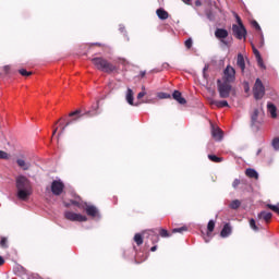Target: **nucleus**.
<instances>
[{"label":"nucleus","mask_w":279,"mask_h":279,"mask_svg":"<svg viewBox=\"0 0 279 279\" xmlns=\"http://www.w3.org/2000/svg\"><path fill=\"white\" fill-rule=\"evenodd\" d=\"M15 186L17 191V199L27 202L33 193L32 182H29V179H27L25 175H19L15 179Z\"/></svg>","instance_id":"f257e3e1"},{"label":"nucleus","mask_w":279,"mask_h":279,"mask_svg":"<svg viewBox=\"0 0 279 279\" xmlns=\"http://www.w3.org/2000/svg\"><path fill=\"white\" fill-rule=\"evenodd\" d=\"M92 63L98 71H102V73H119V66L112 64V62L108 61L104 57H96L92 59Z\"/></svg>","instance_id":"f03ea898"},{"label":"nucleus","mask_w":279,"mask_h":279,"mask_svg":"<svg viewBox=\"0 0 279 279\" xmlns=\"http://www.w3.org/2000/svg\"><path fill=\"white\" fill-rule=\"evenodd\" d=\"M217 86L220 99H228V97H230V93L232 92L231 83L218 80Z\"/></svg>","instance_id":"7ed1b4c3"},{"label":"nucleus","mask_w":279,"mask_h":279,"mask_svg":"<svg viewBox=\"0 0 279 279\" xmlns=\"http://www.w3.org/2000/svg\"><path fill=\"white\" fill-rule=\"evenodd\" d=\"M253 95L256 100L263 99V97H265V85H263V81H260V78H256L255 81L253 86Z\"/></svg>","instance_id":"20e7f679"},{"label":"nucleus","mask_w":279,"mask_h":279,"mask_svg":"<svg viewBox=\"0 0 279 279\" xmlns=\"http://www.w3.org/2000/svg\"><path fill=\"white\" fill-rule=\"evenodd\" d=\"M228 36H230V33H228V29L216 28L215 37L217 38V40H220V43L222 45H225V47H230V41L226 40V38H228Z\"/></svg>","instance_id":"39448f33"},{"label":"nucleus","mask_w":279,"mask_h":279,"mask_svg":"<svg viewBox=\"0 0 279 279\" xmlns=\"http://www.w3.org/2000/svg\"><path fill=\"white\" fill-rule=\"evenodd\" d=\"M263 117H265V113L260 111V109H254L251 113V126L256 128L263 123Z\"/></svg>","instance_id":"423d86ee"},{"label":"nucleus","mask_w":279,"mask_h":279,"mask_svg":"<svg viewBox=\"0 0 279 279\" xmlns=\"http://www.w3.org/2000/svg\"><path fill=\"white\" fill-rule=\"evenodd\" d=\"M232 34L238 40H243V38H247V29L245 26H236V24H232Z\"/></svg>","instance_id":"0eeeda50"},{"label":"nucleus","mask_w":279,"mask_h":279,"mask_svg":"<svg viewBox=\"0 0 279 279\" xmlns=\"http://www.w3.org/2000/svg\"><path fill=\"white\" fill-rule=\"evenodd\" d=\"M236 80V70L231 65H228L223 71L222 82H229L232 84Z\"/></svg>","instance_id":"6e6552de"},{"label":"nucleus","mask_w":279,"mask_h":279,"mask_svg":"<svg viewBox=\"0 0 279 279\" xmlns=\"http://www.w3.org/2000/svg\"><path fill=\"white\" fill-rule=\"evenodd\" d=\"M64 218L68 219V221H78V222L88 221V217L82 214H75L70 210L64 213Z\"/></svg>","instance_id":"1a4fd4ad"},{"label":"nucleus","mask_w":279,"mask_h":279,"mask_svg":"<svg viewBox=\"0 0 279 279\" xmlns=\"http://www.w3.org/2000/svg\"><path fill=\"white\" fill-rule=\"evenodd\" d=\"M146 239L151 242L153 245H156L160 241V235L158 234V229H148L144 231Z\"/></svg>","instance_id":"9d476101"},{"label":"nucleus","mask_w":279,"mask_h":279,"mask_svg":"<svg viewBox=\"0 0 279 279\" xmlns=\"http://www.w3.org/2000/svg\"><path fill=\"white\" fill-rule=\"evenodd\" d=\"M51 193L52 195L60 196L64 193V182L61 180H54L51 183Z\"/></svg>","instance_id":"9b49d317"},{"label":"nucleus","mask_w":279,"mask_h":279,"mask_svg":"<svg viewBox=\"0 0 279 279\" xmlns=\"http://www.w3.org/2000/svg\"><path fill=\"white\" fill-rule=\"evenodd\" d=\"M85 206H86V207H85V213H86V215H87L88 217H93V218L99 217V209H97V208L95 207V205H88V204H86Z\"/></svg>","instance_id":"f8f14e48"},{"label":"nucleus","mask_w":279,"mask_h":279,"mask_svg":"<svg viewBox=\"0 0 279 279\" xmlns=\"http://www.w3.org/2000/svg\"><path fill=\"white\" fill-rule=\"evenodd\" d=\"M232 234V226L230 223H226L220 232V236L222 239H228Z\"/></svg>","instance_id":"ddd939ff"},{"label":"nucleus","mask_w":279,"mask_h":279,"mask_svg":"<svg viewBox=\"0 0 279 279\" xmlns=\"http://www.w3.org/2000/svg\"><path fill=\"white\" fill-rule=\"evenodd\" d=\"M16 165H17V167L23 169V171H28V169L32 167V163L29 161H26L23 158H17L16 159Z\"/></svg>","instance_id":"4468645a"},{"label":"nucleus","mask_w":279,"mask_h":279,"mask_svg":"<svg viewBox=\"0 0 279 279\" xmlns=\"http://www.w3.org/2000/svg\"><path fill=\"white\" fill-rule=\"evenodd\" d=\"M172 98L178 101V104H180L181 106H184L186 104V99L184 97H182V93H180V90H174L172 93Z\"/></svg>","instance_id":"2eb2a0df"},{"label":"nucleus","mask_w":279,"mask_h":279,"mask_svg":"<svg viewBox=\"0 0 279 279\" xmlns=\"http://www.w3.org/2000/svg\"><path fill=\"white\" fill-rule=\"evenodd\" d=\"M211 136L215 138V141H221L223 138V131H221L219 128L213 126Z\"/></svg>","instance_id":"dca6fc26"},{"label":"nucleus","mask_w":279,"mask_h":279,"mask_svg":"<svg viewBox=\"0 0 279 279\" xmlns=\"http://www.w3.org/2000/svg\"><path fill=\"white\" fill-rule=\"evenodd\" d=\"M156 14L160 21H167L169 19V12H167L165 9L159 8L156 10Z\"/></svg>","instance_id":"f3484780"},{"label":"nucleus","mask_w":279,"mask_h":279,"mask_svg":"<svg viewBox=\"0 0 279 279\" xmlns=\"http://www.w3.org/2000/svg\"><path fill=\"white\" fill-rule=\"evenodd\" d=\"M271 217H274V215L269 211H260L258 214V219H263V221H265L266 223H269V221H271Z\"/></svg>","instance_id":"a211bd4d"},{"label":"nucleus","mask_w":279,"mask_h":279,"mask_svg":"<svg viewBox=\"0 0 279 279\" xmlns=\"http://www.w3.org/2000/svg\"><path fill=\"white\" fill-rule=\"evenodd\" d=\"M211 106H216V108H228V101L227 100H211Z\"/></svg>","instance_id":"6ab92c4d"},{"label":"nucleus","mask_w":279,"mask_h":279,"mask_svg":"<svg viewBox=\"0 0 279 279\" xmlns=\"http://www.w3.org/2000/svg\"><path fill=\"white\" fill-rule=\"evenodd\" d=\"M245 175L247 178H253L254 180H258V172L255 169L247 168L245 170Z\"/></svg>","instance_id":"aec40b11"},{"label":"nucleus","mask_w":279,"mask_h":279,"mask_svg":"<svg viewBox=\"0 0 279 279\" xmlns=\"http://www.w3.org/2000/svg\"><path fill=\"white\" fill-rule=\"evenodd\" d=\"M267 108H268V112H270V114H271V118L276 119V117H278V113H277L278 109L276 108V105L268 102Z\"/></svg>","instance_id":"412c9836"},{"label":"nucleus","mask_w":279,"mask_h":279,"mask_svg":"<svg viewBox=\"0 0 279 279\" xmlns=\"http://www.w3.org/2000/svg\"><path fill=\"white\" fill-rule=\"evenodd\" d=\"M236 64L243 73V71H245V59L243 58V54H238Z\"/></svg>","instance_id":"4be33fe9"},{"label":"nucleus","mask_w":279,"mask_h":279,"mask_svg":"<svg viewBox=\"0 0 279 279\" xmlns=\"http://www.w3.org/2000/svg\"><path fill=\"white\" fill-rule=\"evenodd\" d=\"M126 101L130 106H134V92L130 88L126 92Z\"/></svg>","instance_id":"5701e85b"},{"label":"nucleus","mask_w":279,"mask_h":279,"mask_svg":"<svg viewBox=\"0 0 279 279\" xmlns=\"http://www.w3.org/2000/svg\"><path fill=\"white\" fill-rule=\"evenodd\" d=\"M229 208H231V210H239V208H241V201L239 199H234L229 204Z\"/></svg>","instance_id":"b1692460"},{"label":"nucleus","mask_w":279,"mask_h":279,"mask_svg":"<svg viewBox=\"0 0 279 279\" xmlns=\"http://www.w3.org/2000/svg\"><path fill=\"white\" fill-rule=\"evenodd\" d=\"M157 231L159 232V236H161V239H169V236H171L170 232L167 231V229H157Z\"/></svg>","instance_id":"393cba45"},{"label":"nucleus","mask_w":279,"mask_h":279,"mask_svg":"<svg viewBox=\"0 0 279 279\" xmlns=\"http://www.w3.org/2000/svg\"><path fill=\"white\" fill-rule=\"evenodd\" d=\"M215 232V220H209L207 225V234L210 236Z\"/></svg>","instance_id":"a878e982"},{"label":"nucleus","mask_w":279,"mask_h":279,"mask_svg":"<svg viewBox=\"0 0 279 279\" xmlns=\"http://www.w3.org/2000/svg\"><path fill=\"white\" fill-rule=\"evenodd\" d=\"M177 232H179V234H183V232H189V227L183 226L180 228L172 229V234H177Z\"/></svg>","instance_id":"bb28decb"},{"label":"nucleus","mask_w":279,"mask_h":279,"mask_svg":"<svg viewBox=\"0 0 279 279\" xmlns=\"http://www.w3.org/2000/svg\"><path fill=\"white\" fill-rule=\"evenodd\" d=\"M134 242L136 243V245L141 246L143 245V235H141V233H136L134 235Z\"/></svg>","instance_id":"cd10ccee"},{"label":"nucleus","mask_w":279,"mask_h":279,"mask_svg":"<svg viewBox=\"0 0 279 279\" xmlns=\"http://www.w3.org/2000/svg\"><path fill=\"white\" fill-rule=\"evenodd\" d=\"M208 159L211 160V162H223V158L217 157L216 155H208Z\"/></svg>","instance_id":"c85d7f7f"},{"label":"nucleus","mask_w":279,"mask_h":279,"mask_svg":"<svg viewBox=\"0 0 279 279\" xmlns=\"http://www.w3.org/2000/svg\"><path fill=\"white\" fill-rule=\"evenodd\" d=\"M72 206H76L77 208H86V203H81L78 201H71Z\"/></svg>","instance_id":"c756f323"},{"label":"nucleus","mask_w":279,"mask_h":279,"mask_svg":"<svg viewBox=\"0 0 279 279\" xmlns=\"http://www.w3.org/2000/svg\"><path fill=\"white\" fill-rule=\"evenodd\" d=\"M20 75H23V77H29V75H33V72H29L25 69L19 70Z\"/></svg>","instance_id":"7c9ffc66"},{"label":"nucleus","mask_w":279,"mask_h":279,"mask_svg":"<svg viewBox=\"0 0 279 279\" xmlns=\"http://www.w3.org/2000/svg\"><path fill=\"white\" fill-rule=\"evenodd\" d=\"M0 160H10V154L7 151L0 150Z\"/></svg>","instance_id":"2f4dec72"},{"label":"nucleus","mask_w":279,"mask_h":279,"mask_svg":"<svg viewBox=\"0 0 279 279\" xmlns=\"http://www.w3.org/2000/svg\"><path fill=\"white\" fill-rule=\"evenodd\" d=\"M250 227L252 228V230H254L255 232H258V226H256V220H254V218H252L250 220Z\"/></svg>","instance_id":"473e14b6"},{"label":"nucleus","mask_w":279,"mask_h":279,"mask_svg":"<svg viewBox=\"0 0 279 279\" xmlns=\"http://www.w3.org/2000/svg\"><path fill=\"white\" fill-rule=\"evenodd\" d=\"M272 147H274V149H276V151L279 150V137H275L272 140Z\"/></svg>","instance_id":"72a5a7b5"},{"label":"nucleus","mask_w":279,"mask_h":279,"mask_svg":"<svg viewBox=\"0 0 279 279\" xmlns=\"http://www.w3.org/2000/svg\"><path fill=\"white\" fill-rule=\"evenodd\" d=\"M73 121H75V120H71V121L66 122L65 125L61 128V130H60V132H59V136H60L61 134H64L66 128H69V124L72 123Z\"/></svg>","instance_id":"f704fd0d"},{"label":"nucleus","mask_w":279,"mask_h":279,"mask_svg":"<svg viewBox=\"0 0 279 279\" xmlns=\"http://www.w3.org/2000/svg\"><path fill=\"white\" fill-rule=\"evenodd\" d=\"M158 97L159 99H171V95L167 93H159Z\"/></svg>","instance_id":"c9c22d12"},{"label":"nucleus","mask_w":279,"mask_h":279,"mask_svg":"<svg viewBox=\"0 0 279 279\" xmlns=\"http://www.w3.org/2000/svg\"><path fill=\"white\" fill-rule=\"evenodd\" d=\"M253 53H254L255 58H256L257 60H259V62H260V52H259L258 49H256V47H254V46H253Z\"/></svg>","instance_id":"e433bc0d"},{"label":"nucleus","mask_w":279,"mask_h":279,"mask_svg":"<svg viewBox=\"0 0 279 279\" xmlns=\"http://www.w3.org/2000/svg\"><path fill=\"white\" fill-rule=\"evenodd\" d=\"M234 16H235V21H236V26H244L243 25V21L241 20V16H239V14H234Z\"/></svg>","instance_id":"4c0bfd02"},{"label":"nucleus","mask_w":279,"mask_h":279,"mask_svg":"<svg viewBox=\"0 0 279 279\" xmlns=\"http://www.w3.org/2000/svg\"><path fill=\"white\" fill-rule=\"evenodd\" d=\"M0 247H8V238H1Z\"/></svg>","instance_id":"58836bf2"},{"label":"nucleus","mask_w":279,"mask_h":279,"mask_svg":"<svg viewBox=\"0 0 279 279\" xmlns=\"http://www.w3.org/2000/svg\"><path fill=\"white\" fill-rule=\"evenodd\" d=\"M145 95H147V93H145V86H143L142 92L137 94V99H143Z\"/></svg>","instance_id":"ea45409f"},{"label":"nucleus","mask_w":279,"mask_h":279,"mask_svg":"<svg viewBox=\"0 0 279 279\" xmlns=\"http://www.w3.org/2000/svg\"><path fill=\"white\" fill-rule=\"evenodd\" d=\"M185 47L186 49H191V47H193V39L189 38L185 40Z\"/></svg>","instance_id":"a19ab883"},{"label":"nucleus","mask_w":279,"mask_h":279,"mask_svg":"<svg viewBox=\"0 0 279 279\" xmlns=\"http://www.w3.org/2000/svg\"><path fill=\"white\" fill-rule=\"evenodd\" d=\"M239 184H241V180L234 179V181H233V183H232V186H233L234 189H238Z\"/></svg>","instance_id":"79ce46f5"},{"label":"nucleus","mask_w":279,"mask_h":279,"mask_svg":"<svg viewBox=\"0 0 279 279\" xmlns=\"http://www.w3.org/2000/svg\"><path fill=\"white\" fill-rule=\"evenodd\" d=\"M119 64H122L123 66H125L126 64H129L128 60L125 59H118Z\"/></svg>","instance_id":"37998d69"},{"label":"nucleus","mask_w":279,"mask_h":279,"mask_svg":"<svg viewBox=\"0 0 279 279\" xmlns=\"http://www.w3.org/2000/svg\"><path fill=\"white\" fill-rule=\"evenodd\" d=\"M3 71H4L5 75H8V73H10V65H4Z\"/></svg>","instance_id":"c03bdc74"},{"label":"nucleus","mask_w":279,"mask_h":279,"mask_svg":"<svg viewBox=\"0 0 279 279\" xmlns=\"http://www.w3.org/2000/svg\"><path fill=\"white\" fill-rule=\"evenodd\" d=\"M258 65L263 69L265 68V64H263V58L260 57V59H257Z\"/></svg>","instance_id":"a18cd8bd"},{"label":"nucleus","mask_w":279,"mask_h":279,"mask_svg":"<svg viewBox=\"0 0 279 279\" xmlns=\"http://www.w3.org/2000/svg\"><path fill=\"white\" fill-rule=\"evenodd\" d=\"M80 110L73 111L69 114V117H76V114H80Z\"/></svg>","instance_id":"49530a36"},{"label":"nucleus","mask_w":279,"mask_h":279,"mask_svg":"<svg viewBox=\"0 0 279 279\" xmlns=\"http://www.w3.org/2000/svg\"><path fill=\"white\" fill-rule=\"evenodd\" d=\"M5 265V259L3 258V256H0V267Z\"/></svg>","instance_id":"de8ad7c7"},{"label":"nucleus","mask_w":279,"mask_h":279,"mask_svg":"<svg viewBox=\"0 0 279 279\" xmlns=\"http://www.w3.org/2000/svg\"><path fill=\"white\" fill-rule=\"evenodd\" d=\"M253 25H254L255 29H260V25L258 24V22H254Z\"/></svg>","instance_id":"09e8293b"},{"label":"nucleus","mask_w":279,"mask_h":279,"mask_svg":"<svg viewBox=\"0 0 279 279\" xmlns=\"http://www.w3.org/2000/svg\"><path fill=\"white\" fill-rule=\"evenodd\" d=\"M156 250H158L157 245H154L153 247H150V252H156Z\"/></svg>","instance_id":"8fccbe9b"},{"label":"nucleus","mask_w":279,"mask_h":279,"mask_svg":"<svg viewBox=\"0 0 279 279\" xmlns=\"http://www.w3.org/2000/svg\"><path fill=\"white\" fill-rule=\"evenodd\" d=\"M140 75H141V77H145L146 72H145V71H142V72L140 73Z\"/></svg>","instance_id":"3c124183"},{"label":"nucleus","mask_w":279,"mask_h":279,"mask_svg":"<svg viewBox=\"0 0 279 279\" xmlns=\"http://www.w3.org/2000/svg\"><path fill=\"white\" fill-rule=\"evenodd\" d=\"M86 114H87L88 117H93V116L97 114V112H95L94 114H90V111H88Z\"/></svg>","instance_id":"603ef678"},{"label":"nucleus","mask_w":279,"mask_h":279,"mask_svg":"<svg viewBox=\"0 0 279 279\" xmlns=\"http://www.w3.org/2000/svg\"><path fill=\"white\" fill-rule=\"evenodd\" d=\"M183 3H191V0H182Z\"/></svg>","instance_id":"864d4df0"},{"label":"nucleus","mask_w":279,"mask_h":279,"mask_svg":"<svg viewBox=\"0 0 279 279\" xmlns=\"http://www.w3.org/2000/svg\"><path fill=\"white\" fill-rule=\"evenodd\" d=\"M56 132H58V128L53 130L52 135H56Z\"/></svg>","instance_id":"5fc2aeb1"},{"label":"nucleus","mask_w":279,"mask_h":279,"mask_svg":"<svg viewBox=\"0 0 279 279\" xmlns=\"http://www.w3.org/2000/svg\"><path fill=\"white\" fill-rule=\"evenodd\" d=\"M64 206H65V208H69V206H71V204L64 203Z\"/></svg>","instance_id":"6e6d98bb"},{"label":"nucleus","mask_w":279,"mask_h":279,"mask_svg":"<svg viewBox=\"0 0 279 279\" xmlns=\"http://www.w3.org/2000/svg\"><path fill=\"white\" fill-rule=\"evenodd\" d=\"M94 45H96V47H101V44H99V43H96Z\"/></svg>","instance_id":"4d7b16f0"},{"label":"nucleus","mask_w":279,"mask_h":279,"mask_svg":"<svg viewBox=\"0 0 279 279\" xmlns=\"http://www.w3.org/2000/svg\"><path fill=\"white\" fill-rule=\"evenodd\" d=\"M196 5H201V3H199V2H196Z\"/></svg>","instance_id":"13d9d810"}]
</instances>
